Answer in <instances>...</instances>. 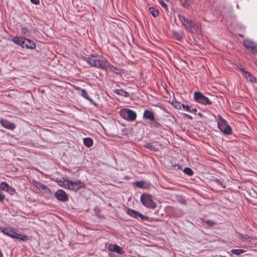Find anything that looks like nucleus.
<instances>
[{"label":"nucleus","instance_id":"26","mask_svg":"<svg viewBox=\"0 0 257 257\" xmlns=\"http://www.w3.org/2000/svg\"><path fill=\"white\" fill-rule=\"evenodd\" d=\"M178 104L179 105L178 109H181L188 111L189 112L190 107L188 105H185L184 104H181L180 103H178Z\"/></svg>","mask_w":257,"mask_h":257},{"label":"nucleus","instance_id":"6","mask_svg":"<svg viewBox=\"0 0 257 257\" xmlns=\"http://www.w3.org/2000/svg\"><path fill=\"white\" fill-rule=\"evenodd\" d=\"M178 18L185 29L188 32H192L193 28L195 26V23L182 15H178Z\"/></svg>","mask_w":257,"mask_h":257},{"label":"nucleus","instance_id":"24","mask_svg":"<svg viewBox=\"0 0 257 257\" xmlns=\"http://www.w3.org/2000/svg\"><path fill=\"white\" fill-rule=\"evenodd\" d=\"M83 143L87 147H90L93 145V140L90 138H85L83 139Z\"/></svg>","mask_w":257,"mask_h":257},{"label":"nucleus","instance_id":"20","mask_svg":"<svg viewBox=\"0 0 257 257\" xmlns=\"http://www.w3.org/2000/svg\"><path fill=\"white\" fill-rule=\"evenodd\" d=\"M109 250L112 251H115L116 253H121L122 248L120 246L116 245H110L109 246Z\"/></svg>","mask_w":257,"mask_h":257},{"label":"nucleus","instance_id":"31","mask_svg":"<svg viewBox=\"0 0 257 257\" xmlns=\"http://www.w3.org/2000/svg\"><path fill=\"white\" fill-rule=\"evenodd\" d=\"M183 172L185 174H187L190 176L193 174V172L192 169L188 167L185 168L183 170Z\"/></svg>","mask_w":257,"mask_h":257},{"label":"nucleus","instance_id":"5","mask_svg":"<svg viewBox=\"0 0 257 257\" xmlns=\"http://www.w3.org/2000/svg\"><path fill=\"white\" fill-rule=\"evenodd\" d=\"M119 113L122 118L129 121L135 120L137 117V114L134 111L126 108L121 109Z\"/></svg>","mask_w":257,"mask_h":257},{"label":"nucleus","instance_id":"15","mask_svg":"<svg viewBox=\"0 0 257 257\" xmlns=\"http://www.w3.org/2000/svg\"><path fill=\"white\" fill-rule=\"evenodd\" d=\"M134 184L136 187L141 189H148L151 187V184L145 181H137Z\"/></svg>","mask_w":257,"mask_h":257},{"label":"nucleus","instance_id":"9","mask_svg":"<svg viewBox=\"0 0 257 257\" xmlns=\"http://www.w3.org/2000/svg\"><path fill=\"white\" fill-rule=\"evenodd\" d=\"M32 184L38 189L40 190H43L45 193L50 194L51 192V190L48 187H47L46 185L43 184L41 182L36 180H33L32 182Z\"/></svg>","mask_w":257,"mask_h":257},{"label":"nucleus","instance_id":"41","mask_svg":"<svg viewBox=\"0 0 257 257\" xmlns=\"http://www.w3.org/2000/svg\"><path fill=\"white\" fill-rule=\"evenodd\" d=\"M5 196L3 194L0 193V201L2 202L5 199Z\"/></svg>","mask_w":257,"mask_h":257},{"label":"nucleus","instance_id":"47","mask_svg":"<svg viewBox=\"0 0 257 257\" xmlns=\"http://www.w3.org/2000/svg\"><path fill=\"white\" fill-rule=\"evenodd\" d=\"M219 257H226V256H225L219 255Z\"/></svg>","mask_w":257,"mask_h":257},{"label":"nucleus","instance_id":"27","mask_svg":"<svg viewBox=\"0 0 257 257\" xmlns=\"http://www.w3.org/2000/svg\"><path fill=\"white\" fill-rule=\"evenodd\" d=\"M149 11L154 17H156L159 15L158 11L154 7L150 8L149 9Z\"/></svg>","mask_w":257,"mask_h":257},{"label":"nucleus","instance_id":"13","mask_svg":"<svg viewBox=\"0 0 257 257\" xmlns=\"http://www.w3.org/2000/svg\"><path fill=\"white\" fill-rule=\"evenodd\" d=\"M143 118L150 122L154 121L155 114L152 111L146 109L143 113Z\"/></svg>","mask_w":257,"mask_h":257},{"label":"nucleus","instance_id":"43","mask_svg":"<svg viewBox=\"0 0 257 257\" xmlns=\"http://www.w3.org/2000/svg\"><path fill=\"white\" fill-rule=\"evenodd\" d=\"M184 115L185 116V117L186 118H188L190 119H192V117L190 115H189L188 114H184Z\"/></svg>","mask_w":257,"mask_h":257},{"label":"nucleus","instance_id":"23","mask_svg":"<svg viewBox=\"0 0 257 257\" xmlns=\"http://www.w3.org/2000/svg\"><path fill=\"white\" fill-rule=\"evenodd\" d=\"M0 122L2 126L6 128H13V126L12 124L8 120L5 119H1Z\"/></svg>","mask_w":257,"mask_h":257},{"label":"nucleus","instance_id":"25","mask_svg":"<svg viewBox=\"0 0 257 257\" xmlns=\"http://www.w3.org/2000/svg\"><path fill=\"white\" fill-rule=\"evenodd\" d=\"M239 239H242L245 242H250L251 241L252 237L247 235H239Z\"/></svg>","mask_w":257,"mask_h":257},{"label":"nucleus","instance_id":"16","mask_svg":"<svg viewBox=\"0 0 257 257\" xmlns=\"http://www.w3.org/2000/svg\"><path fill=\"white\" fill-rule=\"evenodd\" d=\"M242 75L247 80L251 82H254L256 80L255 78L248 71H243V74Z\"/></svg>","mask_w":257,"mask_h":257},{"label":"nucleus","instance_id":"35","mask_svg":"<svg viewBox=\"0 0 257 257\" xmlns=\"http://www.w3.org/2000/svg\"><path fill=\"white\" fill-rule=\"evenodd\" d=\"M160 4L162 7L166 9L167 8V5L163 1V0H160Z\"/></svg>","mask_w":257,"mask_h":257},{"label":"nucleus","instance_id":"21","mask_svg":"<svg viewBox=\"0 0 257 257\" xmlns=\"http://www.w3.org/2000/svg\"><path fill=\"white\" fill-rule=\"evenodd\" d=\"M24 38L23 37H15L13 39V41L16 44L20 45L21 46H23V42Z\"/></svg>","mask_w":257,"mask_h":257},{"label":"nucleus","instance_id":"22","mask_svg":"<svg viewBox=\"0 0 257 257\" xmlns=\"http://www.w3.org/2000/svg\"><path fill=\"white\" fill-rule=\"evenodd\" d=\"M68 180L62 179V180H57L56 182L60 186L67 189Z\"/></svg>","mask_w":257,"mask_h":257},{"label":"nucleus","instance_id":"28","mask_svg":"<svg viewBox=\"0 0 257 257\" xmlns=\"http://www.w3.org/2000/svg\"><path fill=\"white\" fill-rule=\"evenodd\" d=\"M9 187H10V186L6 182H2L1 183L0 188H1V190L7 191V190H9Z\"/></svg>","mask_w":257,"mask_h":257},{"label":"nucleus","instance_id":"33","mask_svg":"<svg viewBox=\"0 0 257 257\" xmlns=\"http://www.w3.org/2000/svg\"><path fill=\"white\" fill-rule=\"evenodd\" d=\"M7 191L11 195H13L15 192V190L13 187L10 186L9 190Z\"/></svg>","mask_w":257,"mask_h":257},{"label":"nucleus","instance_id":"11","mask_svg":"<svg viewBox=\"0 0 257 257\" xmlns=\"http://www.w3.org/2000/svg\"><path fill=\"white\" fill-rule=\"evenodd\" d=\"M242 43L243 46L246 49L250 50L253 53L255 52V44L252 41L248 39H245L243 40Z\"/></svg>","mask_w":257,"mask_h":257},{"label":"nucleus","instance_id":"36","mask_svg":"<svg viewBox=\"0 0 257 257\" xmlns=\"http://www.w3.org/2000/svg\"><path fill=\"white\" fill-rule=\"evenodd\" d=\"M215 182L219 186H220L221 187H223V188H224V186H223V184L219 180L217 179L216 180H215Z\"/></svg>","mask_w":257,"mask_h":257},{"label":"nucleus","instance_id":"1","mask_svg":"<svg viewBox=\"0 0 257 257\" xmlns=\"http://www.w3.org/2000/svg\"><path fill=\"white\" fill-rule=\"evenodd\" d=\"M85 60L90 66L105 70L110 66L108 61L100 55H92L85 58Z\"/></svg>","mask_w":257,"mask_h":257},{"label":"nucleus","instance_id":"4","mask_svg":"<svg viewBox=\"0 0 257 257\" xmlns=\"http://www.w3.org/2000/svg\"><path fill=\"white\" fill-rule=\"evenodd\" d=\"M194 99L198 103L205 105H209L212 104V102L200 91L194 92Z\"/></svg>","mask_w":257,"mask_h":257},{"label":"nucleus","instance_id":"30","mask_svg":"<svg viewBox=\"0 0 257 257\" xmlns=\"http://www.w3.org/2000/svg\"><path fill=\"white\" fill-rule=\"evenodd\" d=\"M145 147L152 151H156L158 149L154 145L151 143H147L145 145Z\"/></svg>","mask_w":257,"mask_h":257},{"label":"nucleus","instance_id":"34","mask_svg":"<svg viewBox=\"0 0 257 257\" xmlns=\"http://www.w3.org/2000/svg\"><path fill=\"white\" fill-rule=\"evenodd\" d=\"M151 123L153 125V126H155V127H159V126H160V124L159 122H158L156 121L155 120H154V121H151Z\"/></svg>","mask_w":257,"mask_h":257},{"label":"nucleus","instance_id":"46","mask_svg":"<svg viewBox=\"0 0 257 257\" xmlns=\"http://www.w3.org/2000/svg\"><path fill=\"white\" fill-rule=\"evenodd\" d=\"M103 131H104V133H105V134H106V130H105V129H104V130H103Z\"/></svg>","mask_w":257,"mask_h":257},{"label":"nucleus","instance_id":"8","mask_svg":"<svg viewBox=\"0 0 257 257\" xmlns=\"http://www.w3.org/2000/svg\"><path fill=\"white\" fill-rule=\"evenodd\" d=\"M126 213L132 217L138 218L140 217L142 220H149V218L146 216L143 215L139 212L131 208H127Z\"/></svg>","mask_w":257,"mask_h":257},{"label":"nucleus","instance_id":"39","mask_svg":"<svg viewBox=\"0 0 257 257\" xmlns=\"http://www.w3.org/2000/svg\"><path fill=\"white\" fill-rule=\"evenodd\" d=\"M30 1L35 5H38L40 3L39 0H30Z\"/></svg>","mask_w":257,"mask_h":257},{"label":"nucleus","instance_id":"44","mask_svg":"<svg viewBox=\"0 0 257 257\" xmlns=\"http://www.w3.org/2000/svg\"><path fill=\"white\" fill-rule=\"evenodd\" d=\"M178 103L177 102H176L175 103H176V105H175V107L176 108H178V107H179V105L178 104Z\"/></svg>","mask_w":257,"mask_h":257},{"label":"nucleus","instance_id":"29","mask_svg":"<svg viewBox=\"0 0 257 257\" xmlns=\"http://www.w3.org/2000/svg\"><path fill=\"white\" fill-rule=\"evenodd\" d=\"M245 251L242 249H233L231 250V252L235 255H239L244 253Z\"/></svg>","mask_w":257,"mask_h":257},{"label":"nucleus","instance_id":"18","mask_svg":"<svg viewBox=\"0 0 257 257\" xmlns=\"http://www.w3.org/2000/svg\"><path fill=\"white\" fill-rule=\"evenodd\" d=\"M181 6L185 8H189L191 5L193 4V1L192 0H179Z\"/></svg>","mask_w":257,"mask_h":257},{"label":"nucleus","instance_id":"12","mask_svg":"<svg viewBox=\"0 0 257 257\" xmlns=\"http://www.w3.org/2000/svg\"><path fill=\"white\" fill-rule=\"evenodd\" d=\"M217 126L218 128H231L226 121L220 115L217 116Z\"/></svg>","mask_w":257,"mask_h":257},{"label":"nucleus","instance_id":"38","mask_svg":"<svg viewBox=\"0 0 257 257\" xmlns=\"http://www.w3.org/2000/svg\"><path fill=\"white\" fill-rule=\"evenodd\" d=\"M206 222L207 224L209 226H212L214 224V223L211 220H207L206 221Z\"/></svg>","mask_w":257,"mask_h":257},{"label":"nucleus","instance_id":"17","mask_svg":"<svg viewBox=\"0 0 257 257\" xmlns=\"http://www.w3.org/2000/svg\"><path fill=\"white\" fill-rule=\"evenodd\" d=\"M81 95L82 96H83L84 98L88 100L89 102H90L92 104H93L94 105H96V103L91 99L86 91L85 89H81Z\"/></svg>","mask_w":257,"mask_h":257},{"label":"nucleus","instance_id":"45","mask_svg":"<svg viewBox=\"0 0 257 257\" xmlns=\"http://www.w3.org/2000/svg\"><path fill=\"white\" fill-rule=\"evenodd\" d=\"M254 64H255V66H257V61L254 62Z\"/></svg>","mask_w":257,"mask_h":257},{"label":"nucleus","instance_id":"42","mask_svg":"<svg viewBox=\"0 0 257 257\" xmlns=\"http://www.w3.org/2000/svg\"><path fill=\"white\" fill-rule=\"evenodd\" d=\"M239 69L241 71L242 75L243 74V71H246L243 68V67L240 65L239 67H238Z\"/></svg>","mask_w":257,"mask_h":257},{"label":"nucleus","instance_id":"7","mask_svg":"<svg viewBox=\"0 0 257 257\" xmlns=\"http://www.w3.org/2000/svg\"><path fill=\"white\" fill-rule=\"evenodd\" d=\"M83 187L82 182L79 180L74 181L68 180L67 189L74 191H77Z\"/></svg>","mask_w":257,"mask_h":257},{"label":"nucleus","instance_id":"10","mask_svg":"<svg viewBox=\"0 0 257 257\" xmlns=\"http://www.w3.org/2000/svg\"><path fill=\"white\" fill-rule=\"evenodd\" d=\"M55 196L59 201L66 202L68 200V197L66 193L63 190L60 189L55 193Z\"/></svg>","mask_w":257,"mask_h":257},{"label":"nucleus","instance_id":"2","mask_svg":"<svg viewBox=\"0 0 257 257\" xmlns=\"http://www.w3.org/2000/svg\"><path fill=\"white\" fill-rule=\"evenodd\" d=\"M1 231L5 235L13 238H17L20 241L26 242L28 237L26 234H22L18 233L16 230L12 227H5L0 228Z\"/></svg>","mask_w":257,"mask_h":257},{"label":"nucleus","instance_id":"37","mask_svg":"<svg viewBox=\"0 0 257 257\" xmlns=\"http://www.w3.org/2000/svg\"><path fill=\"white\" fill-rule=\"evenodd\" d=\"M197 111V109L196 108H190L189 112L195 114Z\"/></svg>","mask_w":257,"mask_h":257},{"label":"nucleus","instance_id":"32","mask_svg":"<svg viewBox=\"0 0 257 257\" xmlns=\"http://www.w3.org/2000/svg\"><path fill=\"white\" fill-rule=\"evenodd\" d=\"M224 135H228L232 133V130H220Z\"/></svg>","mask_w":257,"mask_h":257},{"label":"nucleus","instance_id":"19","mask_svg":"<svg viewBox=\"0 0 257 257\" xmlns=\"http://www.w3.org/2000/svg\"><path fill=\"white\" fill-rule=\"evenodd\" d=\"M113 93L125 97H128L129 96V93L122 89L114 90Z\"/></svg>","mask_w":257,"mask_h":257},{"label":"nucleus","instance_id":"14","mask_svg":"<svg viewBox=\"0 0 257 257\" xmlns=\"http://www.w3.org/2000/svg\"><path fill=\"white\" fill-rule=\"evenodd\" d=\"M22 47H26L28 49H33L36 47V45L33 41L30 39L24 38Z\"/></svg>","mask_w":257,"mask_h":257},{"label":"nucleus","instance_id":"3","mask_svg":"<svg viewBox=\"0 0 257 257\" xmlns=\"http://www.w3.org/2000/svg\"><path fill=\"white\" fill-rule=\"evenodd\" d=\"M142 204L147 208L154 209L157 207L156 203L153 200L152 195L144 193L140 197Z\"/></svg>","mask_w":257,"mask_h":257},{"label":"nucleus","instance_id":"40","mask_svg":"<svg viewBox=\"0 0 257 257\" xmlns=\"http://www.w3.org/2000/svg\"><path fill=\"white\" fill-rule=\"evenodd\" d=\"M28 32V29L26 28H24L22 29V33H23L24 35H25L26 33Z\"/></svg>","mask_w":257,"mask_h":257}]
</instances>
